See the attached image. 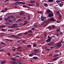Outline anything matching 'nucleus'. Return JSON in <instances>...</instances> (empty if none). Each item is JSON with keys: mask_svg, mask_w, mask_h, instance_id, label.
<instances>
[{"mask_svg": "<svg viewBox=\"0 0 64 64\" xmlns=\"http://www.w3.org/2000/svg\"><path fill=\"white\" fill-rule=\"evenodd\" d=\"M62 43H63V41L61 40L58 43V44H57V47H56V48H57V49H58V48H60V47L62 46V44H61Z\"/></svg>", "mask_w": 64, "mask_h": 64, "instance_id": "1", "label": "nucleus"}, {"mask_svg": "<svg viewBox=\"0 0 64 64\" xmlns=\"http://www.w3.org/2000/svg\"><path fill=\"white\" fill-rule=\"evenodd\" d=\"M48 39L46 40V42L47 43H48V42H50L51 41V39H52V37H50V36H48Z\"/></svg>", "mask_w": 64, "mask_h": 64, "instance_id": "2", "label": "nucleus"}, {"mask_svg": "<svg viewBox=\"0 0 64 64\" xmlns=\"http://www.w3.org/2000/svg\"><path fill=\"white\" fill-rule=\"evenodd\" d=\"M54 16V14H53V12H52L51 13H50L48 14V17L50 18H51L52 17H53V16Z\"/></svg>", "mask_w": 64, "mask_h": 64, "instance_id": "3", "label": "nucleus"}, {"mask_svg": "<svg viewBox=\"0 0 64 64\" xmlns=\"http://www.w3.org/2000/svg\"><path fill=\"white\" fill-rule=\"evenodd\" d=\"M54 42H52L48 43V46H52V45L54 44Z\"/></svg>", "mask_w": 64, "mask_h": 64, "instance_id": "4", "label": "nucleus"}, {"mask_svg": "<svg viewBox=\"0 0 64 64\" xmlns=\"http://www.w3.org/2000/svg\"><path fill=\"white\" fill-rule=\"evenodd\" d=\"M40 19H41V21H43L45 19H46V17L42 16L40 18Z\"/></svg>", "mask_w": 64, "mask_h": 64, "instance_id": "5", "label": "nucleus"}, {"mask_svg": "<svg viewBox=\"0 0 64 64\" xmlns=\"http://www.w3.org/2000/svg\"><path fill=\"white\" fill-rule=\"evenodd\" d=\"M61 52H60V54H54L53 56V57H57L58 56V55H60V56H61Z\"/></svg>", "mask_w": 64, "mask_h": 64, "instance_id": "6", "label": "nucleus"}, {"mask_svg": "<svg viewBox=\"0 0 64 64\" xmlns=\"http://www.w3.org/2000/svg\"><path fill=\"white\" fill-rule=\"evenodd\" d=\"M34 51L33 52L35 53H37L38 52V50L37 49H34Z\"/></svg>", "mask_w": 64, "mask_h": 64, "instance_id": "7", "label": "nucleus"}, {"mask_svg": "<svg viewBox=\"0 0 64 64\" xmlns=\"http://www.w3.org/2000/svg\"><path fill=\"white\" fill-rule=\"evenodd\" d=\"M10 62L12 64H17V62L11 60L10 61Z\"/></svg>", "mask_w": 64, "mask_h": 64, "instance_id": "8", "label": "nucleus"}, {"mask_svg": "<svg viewBox=\"0 0 64 64\" xmlns=\"http://www.w3.org/2000/svg\"><path fill=\"white\" fill-rule=\"evenodd\" d=\"M18 24H14L12 25V27L14 28L16 27V26H18Z\"/></svg>", "mask_w": 64, "mask_h": 64, "instance_id": "9", "label": "nucleus"}, {"mask_svg": "<svg viewBox=\"0 0 64 64\" xmlns=\"http://www.w3.org/2000/svg\"><path fill=\"white\" fill-rule=\"evenodd\" d=\"M59 58V57H56L54 59H53L52 60V61H54L55 60H57V59H58V58Z\"/></svg>", "mask_w": 64, "mask_h": 64, "instance_id": "10", "label": "nucleus"}, {"mask_svg": "<svg viewBox=\"0 0 64 64\" xmlns=\"http://www.w3.org/2000/svg\"><path fill=\"white\" fill-rule=\"evenodd\" d=\"M6 63V61L5 60H4L2 61L1 62L0 64H5Z\"/></svg>", "mask_w": 64, "mask_h": 64, "instance_id": "11", "label": "nucleus"}, {"mask_svg": "<svg viewBox=\"0 0 64 64\" xmlns=\"http://www.w3.org/2000/svg\"><path fill=\"white\" fill-rule=\"evenodd\" d=\"M51 10L49 9H48L47 10V12L48 13H50Z\"/></svg>", "mask_w": 64, "mask_h": 64, "instance_id": "12", "label": "nucleus"}, {"mask_svg": "<svg viewBox=\"0 0 64 64\" xmlns=\"http://www.w3.org/2000/svg\"><path fill=\"white\" fill-rule=\"evenodd\" d=\"M11 36L12 37H15V38H18V36H17L16 35H12Z\"/></svg>", "mask_w": 64, "mask_h": 64, "instance_id": "13", "label": "nucleus"}, {"mask_svg": "<svg viewBox=\"0 0 64 64\" xmlns=\"http://www.w3.org/2000/svg\"><path fill=\"white\" fill-rule=\"evenodd\" d=\"M33 59H34V60H36V59H38V58L36 56H34L33 57Z\"/></svg>", "mask_w": 64, "mask_h": 64, "instance_id": "14", "label": "nucleus"}, {"mask_svg": "<svg viewBox=\"0 0 64 64\" xmlns=\"http://www.w3.org/2000/svg\"><path fill=\"white\" fill-rule=\"evenodd\" d=\"M50 21H55V20L53 18H50Z\"/></svg>", "mask_w": 64, "mask_h": 64, "instance_id": "15", "label": "nucleus"}, {"mask_svg": "<svg viewBox=\"0 0 64 64\" xmlns=\"http://www.w3.org/2000/svg\"><path fill=\"white\" fill-rule=\"evenodd\" d=\"M37 26V24L36 23H35L34 25V27H36Z\"/></svg>", "mask_w": 64, "mask_h": 64, "instance_id": "16", "label": "nucleus"}, {"mask_svg": "<svg viewBox=\"0 0 64 64\" xmlns=\"http://www.w3.org/2000/svg\"><path fill=\"white\" fill-rule=\"evenodd\" d=\"M48 1L49 2L51 3V2H53V0H48Z\"/></svg>", "mask_w": 64, "mask_h": 64, "instance_id": "17", "label": "nucleus"}, {"mask_svg": "<svg viewBox=\"0 0 64 64\" xmlns=\"http://www.w3.org/2000/svg\"><path fill=\"white\" fill-rule=\"evenodd\" d=\"M23 7H24V8H29V7L28 6H25V5H23L22 6Z\"/></svg>", "mask_w": 64, "mask_h": 64, "instance_id": "18", "label": "nucleus"}, {"mask_svg": "<svg viewBox=\"0 0 64 64\" xmlns=\"http://www.w3.org/2000/svg\"><path fill=\"white\" fill-rule=\"evenodd\" d=\"M23 14H24V12H21L20 14V16H21L22 15H23Z\"/></svg>", "mask_w": 64, "mask_h": 64, "instance_id": "19", "label": "nucleus"}, {"mask_svg": "<svg viewBox=\"0 0 64 64\" xmlns=\"http://www.w3.org/2000/svg\"><path fill=\"white\" fill-rule=\"evenodd\" d=\"M11 59L12 60V61H16V59L15 58H11Z\"/></svg>", "mask_w": 64, "mask_h": 64, "instance_id": "20", "label": "nucleus"}, {"mask_svg": "<svg viewBox=\"0 0 64 64\" xmlns=\"http://www.w3.org/2000/svg\"><path fill=\"white\" fill-rule=\"evenodd\" d=\"M25 41H26V40H24L22 41V43H25Z\"/></svg>", "mask_w": 64, "mask_h": 64, "instance_id": "21", "label": "nucleus"}, {"mask_svg": "<svg viewBox=\"0 0 64 64\" xmlns=\"http://www.w3.org/2000/svg\"><path fill=\"white\" fill-rule=\"evenodd\" d=\"M60 7H62L63 6V5L64 4H63L62 3H60Z\"/></svg>", "mask_w": 64, "mask_h": 64, "instance_id": "22", "label": "nucleus"}, {"mask_svg": "<svg viewBox=\"0 0 64 64\" xmlns=\"http://www.w3.org/2000/svg\"><path fill=\"white\" fill-rule=\"evenodd\" d=\"M12 20H14V21H15L16 20V18L15 17H14V18H12Z\"/></svg>", "mask_w": 64, "mask_h": 64, "instance_id": "23", "label": "nucleus"}, {"mask_svg": "<svg viewBox=\"0 0 64 64\" xmlns=\"http://www.w3.org/2000/svg\"><path fill=\"white\" fill-rule=\"evenodd\" d=\"M28 33H32V30H30L28 31Z\"/></svg>", "mask_w": 64, "mask_h": 64, "instance_id": "24", "label": "nucleus"}, {"mask_svg": "<svg viewBox=\"0 0 64 64\" xmlns=\"http://www.w3.org/2000/svg\"><path fill=\"white\" fill-rule=\"evenodd\" d=\"M18 50H19V49H21V47L20 46H19L17 48Z\"/></svg>", "mask_w": 64, "mask_h": 64, "instance_id": "25", "label": "nucleus"}, {"mask_svg": "<svg viewBox=\"0 0 64 64\" xmlns=\"http://www.w3.org/2000/svg\"><path fill=\"white\" fill-rule=\"evenodd\" d=\"M31 45H27V47H28V48H30V47H31Z\"/></svg>", "mask_w": 64, "mask_h": 64, "instance_id": "26", "label": "nucleus"}, {"mask_svg": "<svg viewBox=\"0 0 64 64\" xmlns=\"http://www.w3.org/2000/svg\"><path fill=\"white\" fill-rule=\"evenodd\" d=\"M21 2H16V4H21Z\"/></svg>", "mask_w": 64, "mask_h": 64, "instance_id": "27", "label": "nucleus"}, {"mask_svg": "<svg viewBox=\"0 0 64 64\" xmlns=\"http://www.w3.org/2000/svg\"><path fill=\"white\" fill-rule=\"evenodd\" d=\"M29 33L27 32H26L25 33H24V35H27V34H28Z\"/></svg>", "mask_w": 64, "mask_h": 64, "instance_id": "28", "label": "nucleus"}, {"mask_svg": "<svg viewBox=\"0 0 64 64\" xmlns=\"http://www.w3.org/2000/svg\"><path fill=\"white\" fill-rule=\"evenodd\" d=\"M56 14L57 15H58V14H60V12L59 11H57V12L56 13Z\"/></svg>", "mask_w": 64, "mask_h": 64, "instance_id": "29", "label": "nucleus"}, {"mask_svg": "<svg viewBox=\"0 0 64 64\" xmlns=\"http://www.w3.org/2000/svg\"><path fill=\"white\" fill-rule=\"evenodd\" d=\"M48 6V5L46 3L44 4V6L45 7H47V6Z\"/></svg>", "mask_w": 64, "mask_h": 64, "instance_id": "30", "label": "nucleus"}, {"mask_svg": "<svg viewBox=\"0 0 64 64\" xmlns=\"http://www.w3.org/2000/svg\"><path fill=\"white\" fill-rule=\"evenodd\" d=\"M58 18L59 19H61V18H62V16H59Z\"/></svg>", "mask_w": 64, "mask_h": 64, "instance_id": "31", "label": "nucleus"}, {"mask_svg": "<svg viewBox=\"0 0 64 64\" xmlns=\"http://www.w3.org/2000/svg\"><path fill=\"white\" fill-rule=\"evenodd\" d=\"M37 13H39L40 14H41V13H42V12L40 11V12H39V11H37Z\"/></svg>", "mask_w": 64, "mask_h": 64, "instance_id": "32", "label": "nucleus"}, {"mask_svg": "<svg viewBox=\"0 0 64 64\" xmlns=\"http://www.w3.org/2000/svg\"><path fill=\"white\" fill-rule=\"evenodd\" d=\"M27 17H28V20H30V15H28L27 16Z\"/></svg>", "mask_w": 64, "mask_h": 64, "instance_id": "33", "label": "nucleus"}, {"mask_svg": "<svg viewBox=\"0 0 64 64\" xmlns=\"http://www.w3.org/2000/svg\"><path fill=\"white\" fill-rule=\"evenodd\" d=\"M32 54L34 55H37V54L34 53V52H32Z\"/></svg>", "mask_w": 64, "mask_h": 64, "instance_id": "34", "label": "nucleus"}, {"mask_svg": "<svg viewBox=\"0 0 64 64\" xmlns=\"http://www.w3.org/2000/svg\"><path fill=\"white\" fill-rule=\"evenodd\" d=\"M9 31H10V32H14V31H13V30H8Z\"/></svg>", "mask_w": 64, "mask_h": 64, "instance_id": "35", "label": "nucleus"}, {"mask_svg": "<svg viewBox=\"0 0 64 64\" xmlns=\"http://www.w3.org/2000/svg\"><path fill=\"white\" fill-rule=\"evenodd\" d=\"M52 27L51 26H49L48 27V29H51Z\"/></svg>", "mask_w": 64, "mask_h": 64, "instance_id": "36", "label": "nucleus"}, {"mask_svg": "<svg viewBox=\"0 0 64 64\" xmlns=\"http://www.w3.org/2000/svg\"><path fill=\"white\" fill-rule=\"evenodd\" d=\"M30 3H35V2L34 1H30Z\"/></svg>", "mask_w": 64, "mask_h": 64, "instance_id": "37", "label": "nucleus"}, {"mask_svg": "<svg viewBox=\"0 0 64 64\" xmlns=\"http://www.w3.org/2000/svg\"><path fill=\"white\" fill-rule=\"evenodd\" d=\"M28 22H25L23 24V25H25L26 24H28Z\"/></svg>", "mask_w": 64, "mask_h": 64, "instance_id": "38", "label": "nucleus"}, {"mask_svg": "<svg viewBox=\"0 0 64 64\" xmlns=\"http://www.w3.org/2000/svg\"><path fill=\"white\" fill-rule=\"evenodd\" d=\"M26 3L25 2H21V4H23V5L25 4Z\"/></svg>", "mask_w": 64, "mask_h": 64, "instance_id": "39", "label": "nucleus"}, {"mask_svg": "<svg viewBox=\"0 0 64 64\" xmlns=\"http://www.w3.org/2000/svg\"><path fill=\"white\" fill-rule=\"evenodd\" d=\"M52 28H55V26L54 25H53L52 26Z\"/></svg>", "mask_w": 64, "mask_h": 64, "instance_id": "40", "label": "nucleus"}, {"mask_svg": "<svg viewBox=\"0 0 64 64\" xmlns=\"http://www.w3.org/2000/svg\"><path fill=\"white\" fill-rule=\"evenodd\" d=\"M40 4L39 3H36V5H37V6H40Z\"/></svg>", "mask_w": 64, "mask_h": 64, "instance_id": "41", "label": "nucleus"}, {"mask_svg": "<svg viewBox=\"0 0 64 64\" xmlns=\"http://www.w3.org/2000/svg\"><path fill=\"white\" fill-rule=\"evenodd\" d=\"M21 34H22V33H20L18 34L17 35L18 36H20Z\"/></svg>", "mask_w": 64, "mask_h": 64, "instance_id": "42", "label": "nucleus"}, {"mask_svg": "<svg viewBox=\"0 0 64 64\" xmlns=\"http://www.w3.org/2000/svg\"><path fill=\"white\" fill-rule=\"evenodd\" d=\"M56 3H60V1H59L58 0H57V1H56Z\"/></svg>", "mask_w": 64, "mask_h": 64, "instance_id": "43", "label": "nucleus"}, {"mask_svg": "<svg viewBox=\"0 0 64 64\" xmlns=\"http://www.w3.org/2000/svg\"><path fill=\"white\" fill-rule=\"evenodd\" d=\"M7 10H8V9L7 8H5L4 11H5V12L6 11H7Z\"/></svg>", "mask_w": 64, "mask_h": 64, "instance_id": "44", "label": "nucleus"}, {"mask_svg": "<svg viewBox=\"0 0 64 64\" xmlns=\"http://www.w3.org/2000/svg\"><path fill=\"white\" fill-rule=\"evenodd\" d=\"M1 44H3L4 45V44H5V43L3 42H1Z\"/></svg>", "mask_w": 64, "mask_h": 64, "instance_id": "45", "label": "nucleus"}, {"mask_svg": "<svg viewBox=\"0 0 64 64\" xmlns=\"http://www.w3.org/2000/svg\"><path fill=\"white\" fill-rule=\"evenodd\" d=\"M60 28H58V29H57V30H56V31H57L58 32V31H60Z\"/></svg>", "mask_w": 64, "mask_h": 64, "instance_id": "46", "label": "nucleus"}, {"mask_svg": "<svg viewBox=\"0 0 64 64\" xmlns=\"http://www.w3.org/2000/svg\"><path fill=\"white\" fill-rule=\"evenodd\" d=\"M28 6H32L33 5L32 4H28Z\"/></svg>", "mask_w": 64, "mask_h": 64, "instance_id": "47", "label": "nucleus"}, {"mask_svg": "<svg viewBox=\"0 0 64 64\" xmlns=\"http://www.w3.org/2000/svg\"><path fill=\"white\" fill-rule=\"evenodd\" d=\"M62 33H63V32H60L59 34L60 35H62Z\"/></svg>", "mask_w": 64, "mask_h": 64, "instance_id": "48", "label": "nucleus"}, {"mask_svg": "<svg viewBox=\"0 0 64 64\" xmlns=\"http://www.w3.org/2000/svg\"><path fill=\"white\" fill-rule=\"evenodd\" d=\"M34 47H36V44H34L33 45Z\"/></svg>", "mask_w": 64, "mask_h": 64, "instance_id": "49", "label": "nucleus"}, {"mask_svg": "<svg viewBox=\"0 0 64 64\" xmlns=\"http://www.w3.org/2000/svg\"><path fill=\"white\" fill-rule=\"evenodd\" d=\"M21 20V19L19 18L18 19V22H20Z\"/></svg>", "mask_w": 64, "mask_h": 64, "instance_id": "50", "label": "nucleus"}, {"mask_svg": "<svg viewBox=\"0 0 64 64\" xmlns=\"http://www.w3.org/2000/svg\"><path fill=\"white\" fill-rule=\"evenodd\" d=\"M29 56H30V57H31V56H32V54H30L29 55Z\"/></svg>", "mask_w": 64, "mask_h": 64, "instance_id": "51", "label": "nucleus"}, {"mask_svg": "<svg viewBox=\"0 0 64 64\" xmlns=\"http://www.w3.org/2000/svg\"><path fill=\"white\" fill-rule=\"evenodd\" d=\"M8 55L9 56H10L11 55V54L9 53H8Z\"/></svg>", "mask_w": 64, "mask_h": 64, "instance_id": "52", "label": "nucleus"}, {"mask_svg": "<svg viewBox=\"0 0 64 64\" xmlns=\"http://www.w3.org/2000/svg\"><path fill=\"white\" fill-rule=\"evenodd\" d=\"M29 36H33V34H30Z\"/></svg>", "mask_w": 64, "mask_h": 64, "instance_id": "53", "label": "nucleus"}, {"mask_svg": "<svg viewBox=\"0 0 64 64\" xmlns=\"http://www.w3.org/2000/svg\"><path fill=\"white\" fill-rule=\"evenodd\" d=\"M1 12H5V11H4V10H2L1 11Z\"/></svg>", "mask_w": 64, "mask_h": 64, "instance_id": "54", "label": "nucleus"}, {"mask_svg": "<svg viewBox=\"0 0 64 64\" xmlns=\"http://www.w3.org/2000/svg\"><path fill=\"white\" fill-rule=\"evenodd\" d=\"M2 31H5V29H4L3 28H2Z\"/></svg>", "mask_w": 64, "mask_h": 64, "instance_id": "55", "label": "nucleus"}, {"mask_svg": "<svg viewBox=\"0 0 64 64\" xmlns=\"http://www.w3.org/2000/svg\"><path fill=\"white\" fill-rule=\"evenodd\" d=\"M16 58H18V57H20V56H19L16 55Z\"/></svg>", "mask_w": 64, "mask_h": 64, "instance_id": "56", "label": "nucleus"}, {"mask_svg": "<svg viewBox=\"0 0 64 64\" xmlns=\"http://www.w3.org/2000/svg\"><path fill=\"white\" fill-rule=\"evenodd\" d=\"M36 38H40V37H38V36H36Z\"/></svg>", "mask_w": 64, "mask_h": 64, "instance_id": "57", "label": "nucleus"}, {"mask_svg": "<svg viewBox=\"0 0 64 64\" xmlns=\"http://www.w3.org/2000/svg\"><path fill=\"white\" fill-rule=\"evenodd\" d=\"M9 0H6L4 1V2H7Z\"/></svg>", "mask_w": 64, "mask_h": 64, "instance_id": "58", "label": "nucleus"}, {"mask_svg": "<svg viewBox=\"0 0 64 64\" xmlns=\"http://www.w3.org/2000/svg\"><path fill=\"white\" fill-rule=\"evenodd\" d=\"M3 26V28H5L6 27V26L2 25Z\"/></svg>", "mask_w": 64, "mask_h": 64, "instance_id": "59", "label": "nucleus"}, {"mask_svg": "<svg viewBox=\"0 0 64 64\" xmlns=\"http://www.w3.org/2000/svg\"><path fill=\"white\" fill-rule=\"evenodd\" d=\"M50 49H53L54 48V47H50Z\"/></svg>", "mask_w": 64, "mask_h": 64, "instance_id": "60", "label": "nucleus"}, {"mask_svg": "<svg viewBox=\"0 0 64 64\" xmlns=\"http://www.w3.org/2000/svg\"><path fill=\"white\" fill-rule=\"evenodd\" d=\"M0 28H3V25H2L0 26Z\"/></svg>", "mask_w": 64, "mask_h": 64, "instance_id": "61", "label": "nucleus"}, {"mask_svg": "<svg viewBox=\"0 0 64 64\" xmlns=\"http://www.w3.org/2000/svg\"><path fill=\"white\" fill-rule=\"evenodd\" d=\"M46 50L47 51H49L50 50V49H49V48H48L46 49Z\"/></svg>", "mask_w": 64, "mask_h": 64, "instance_id": "62", "label": "nucleus"}, {"mask_svg": "<svg viewBox=\"0 0 64 64\" xmlns=\"http://www.w3.org/2000/svg\"><path fill=\"white\" fill-rule=\"evenodd\" d=\"M5 40H6V41H9V40L8 39H6Z\"/></svg>", "mask_w": 64, "mask_h": 64, "instance_id": "63", "label": "nucleus"}, {"mask_svg": "<svg viewBox=\"0 0 64 64\" xmlns=\"http://www.w3.org/2000/svg\"><path fill=\"white\" fill-rule=\"evenodd\" d=\"M47 64H54L53 63H48Z\"/></svg>", "mask_w": 64, "mask_h": 64, "instance_id": "64", "label": "nucleus"}]
</instances>
